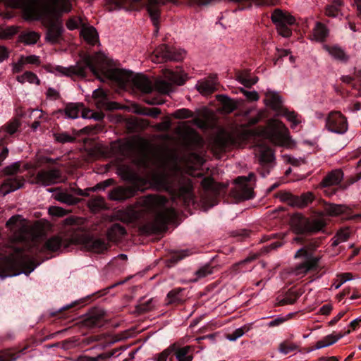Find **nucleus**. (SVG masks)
<instances>
[{"instance_id":"nucleus-1","label":"nucleus","mask_w":361,"mask_h":361,"mask_svg":"<svg viewBox=\"0 0 361 361\" xmlns=\"http://www.w3.org/2000/svg\"><path fill=\"white\" fill-rule=\"evenodd\" d=\"M24 249L15 248V255L0 259V276H16L21 272H31L35 269L34 263L28 256L23 255Z\"/></svg>"},{"instance_id":"nucleus-2","label":"nucleus","mask_w":361,"mask_h":361,"mask_svg":"<svg viewBox=\"0 0 361 361\" xmlns=\"http://www.w3.org/2000/svg\"><path fill=\"white\" fill-rule=\"evenodd\" d=\"M258 134L277 146H287L290 142L288 128L282 121L276 119L269 120L267 126L262 128Z\"/></svg>"},{"instance_id":"nucleus-3","label":"nucleus","mask_w":361,"mask_h":361,"mask_svg":"<svg viewBox=\"0 0 361 361\" xmlns=\"http://www.w3.org/2000/svg\"><path fill=\"white\" fill-rule=\"evenodd\" d=\"M84 242L85 239L78 230L68 229L64 233L48 238L42 247V250L56 252L61 247L66 249L72 245H80Z\"/></svg>"},{"instance_id":"nucleus-4","label":"nucleus","mask_w":361,"mask_h":361,"mask_svg":"<svg viewBox=\"0 0 361 361\" xmlns=\"http://www.w3.org/2000/svg\"><path fill=\"white\" fill-rule=\"evenodd\" d=\"M98 61L99 56L97 55H86L74 66L69 67L56 66L54 67V71L67 77L78 76L85 78L87 75L86 69L89 68L91 72L98 77L99 73L97 69Z\"/></svg>"},{"instance_id":"nucleus-5","label":"nucleus","mask_w":361,"mask_h":361,"mask_svg":"<svg viewBox=\"0 0 361 361\" xmlns=\"http://www.w3.org/2000/svg\"><path fill=\"white\" fill-rule=\"evenodd\" d=\"M290 226L295 234L317 233L324 228L326 222L322 219H310L301 213H295L290 216Z\"/></svg>"},{"instance_id":"nucleus-6","label":"nucleus","mask_w":361,"mask_h":361,"mask_svg":"<svg viewBox=\"0 0 361 361\" xmlns=\"http://www.w3.org/2000/svg\"><path fill=\"white\" fill-rule=\"evenodd\" d=\"M176 218L173 208H166L157 212L151 222H147L139 227L142 234H157L167 229V224Z\"/></svg>"},{"instance_id":"nucleus-7","label":"nucleus","mask_w":361,"mask_h":361,"mask_svg":"<svg viewBox=\"0 0 361 361\" xmlns=\"http://www.w3.org/2000/svg\"><path fill=\"white\" fill-rule=\"evenodd\" d=\"M125 146L130 150H137L141 157L133 160V163L140 167L147 168L149 164V155L152 152V146L142 137L133 138L126 142Z\"/></svg>"},{"instance_id":"nucleus-8","label":"nucleus","mask_w":361,"mask_h":361,"mask_svg":"<svg viewBox=\"0 0 361 361\" xmlns=\"http://www.w3.org/2000/svg\"><path fill=\"white\" fill-rule=\"evenodd\" d=\"M155 165L161 169L176 171L178 167V155L174 149L168 147L159 149L154 154Z\"/></svg>"},{"instance_id":"nucleus-9","label":"nucleus","mask_w":361,"mask_h":361,"mask_svg":"<svg viewBox=\"0 0 361 361\" xmlns=\"http://www.w3.org/2000/svg\"><path fill=\"white\" fill-rule=\"evenodd\" d=\"M166 190L171 195L173 200H182L184 205L188 206L193 202L194 188L192 180L190 178L184 180L178 189L167 186Z\"/></svg>"},{"instance_id":"nucleus-10","label":"nucleus","mask_w":361,"mask_h":361,"mask_svg":"<svg viewBox=\"0 0 361 361\" xmlns=\"http://www.w3.org/2000/svg\"><path fill=\"white\" fill-rule=\"evenodd\" d=\"M44 228L41 224L36 221L32 226L21 227L13 235V240L19 243H31L43 235Z\"/></svg>"},{"instance_id":"nucleus-11","label":"nucleus","mask_w":361,"mask_h":361,"mask_svg":"<svg viewBox=\"0 0 361 361\" xmlns=\"http://www.w3.org/2000/svg\"><path fill=\"white\" fill-rule=\"evenodd\" d=\"M326 128L331 132L343 134L348 128L347 118L341 111H331L326 118Z\"/></svg>"},{"instance_id":"nucleus-12","label":"nucleus","mask_w":361,"mask_h":361,"mask_svg":"<svg viewBox=\"0 0 361 361\" xmlns=\"http://www.w3.org/2000/svg\"><path fill=\"white\" fill-rule=\"evenodd\" d=\"M176 133L178 134L183 142V145L187 147H202L203 140L199 133L192 128L185 126L183 128L178 127L176 128Z\"/></svg>"},{"instance_id":"nucleus-13","label":"nucleus","mask_w":361,"mask_h":361,"mask_svg":"<svg viewBox=\"0 0 361 361\" xmlns=\"http://www.w3.org/2000/svg\"><path fill=\"white\" fill-rule=\"evenodd\" d=\"M361 324V318H357L352 321L349 324V327L347 331L344 333H338L336 335L329 334L325 337H324L322 340L318 341L315 344V349H320L324 347L329 346L334 343H335L340 338H343L344 336L349 334L351 331H355L358 329Z\"/></svg>"},{"instance_id":"nucleus-14","label":"nucleus","mask_w":361,"mask_h":361,"mask_svg":"<svg viewBox=\"0 0 361 361\" xmlns=\"http://www.w3.org/2000/svg\"><path fill=\"white\" fill-rule=\"evenodd\" d=\"M153 54L154 56L156 58V59H153V61L157 63H162L167 61H179L182 58L180 53L176 52L164 44L157 47Z\"/></svg>"},{"instance_id":"nucleus-15","label":"nucleus","mask_w":361,"mask_h":361,"mask_svg":"<svg viewBox=\"0 0 361 361\" xmlns=\"http://www.w3.org/2000/svg\"><path fill=\"white\" fill-rule=\"evenodd\" d=\"M47 30L45 39L51 44H56L61 39L63 33V25L60 20L49 19L45 25Z\"/></svg>"},{"instance_id":"nucleus-16","label":"nucleus","mask_w":361,"mask_h":361,"mask_svg":"<svg viewBox=\"0 0 361 361\" xmlns=\"http://www.w3.org/2000/svg\"><path fill=\"white\" fill-rule=\"evenodd\" d=\"M139 190L138 186H118L109 194V199L113 201H124L134 197Z\"/></svg>"},{"instance_id":"nucleus-17","label":"nucleus","mask_w":361,"mask_h":361,"mask_svg":"<svg viewBox=\"0 0 361 361\" xmlns=\"http://www.w3.org/2000/svg\"><path fill=\"white\" fill-rule=\"evenodd\" d=\"M237 185L230 192V195L237 202L250 200L254 196L253 188L249 183H234Z\"/></svg>"},{"instance_id":"nucleus-18","label":"nucleus","mask_w":361,"mask_h":361,"mask_svg":"<svg viewBox=\"0 0 361 361\" xmlns=\"http://www.w3.org/2000/svg\"><path fill=\"white\" fill-rule=\"evenodd\" d=\"M173 361H192L193 359L194 347L192 345L179 346L174 343L170 345Z\"/></svg>"},{"instance_id":"nucleus-19","label":"nucleus","mask_w":361,"mask_h":361,"mask_svg":"<svg viewBox=\"0 0 361 361\" xmlns=\"http://www.w3.org/2000/svg\"><path fill=\"white\" fill-rule=\"evenodd\" d=\"M61 177V171L57 169H52L48 171L41 170L36 175V182L47 186L54 184Z\"/></svg>"},{"instance_id":"nucleus-20","label":"nucleus","mask_w":361,"mask_h":361,"mask_svg":"<svg viewBox=\"0 0 361 361\" xmlns=\"http://www.w3.org/2000/svg\"><path fill=\"white\" fill-rule=\"evenodd\" d=\"M61 4L60 10L64 12H70L71 4L68 0H47L42 4V10L44 13L53 14L56 12L57 6Z\"/></svg>"},{"instance_id":"nucleus-21","label":"nucleus","mask_w":361,"mask_h":361,"mask_svg":"<svg viewBox=\"0 0 361 361\" xmlns=\"http://www.w3.org/2000/svg\"><path fill=\"white\" fill-rule=\"evenodd\" d=\"M344 173L342 169H334L329 173L323 178L319 183L318 188H324L331 186L339 185L343 179Z\"/></svg>"},{"instance_id":"nucleus-22","label":"nucleus","mask_w":361,"mask_h":361,"mask_svg":"<svg viewBox=\"0 0 361 361\" xmlns=\"http://www.w3.org/2000/svg\"><path fill=\"white\" fill-rule=\"evenodd\" d=\"M140 202L142 207L149 210H154L164 206L167 202V199L159 195H148L143 197Z\"/></svg>"},{"instance_id":"nucleus-23","label":"nucleus","mask_w":361,"mask_h":361,"mask_svg":"<svg viewBox=\"0 0 361 361\" xmlns=\"http://www.w3.org/2000/svg\"><path fill=\"white\" fill-rule=\"evenodd\" d=\"M38 3L39 0H13L11 4L13 8H23L25 16L27 18H32L37 15L35 6Z\"/></svg>"},{"instance_id":"nucleus-24","label":"nucleus","mask_w":361,"mask_h":361,"mask_svg":"<svg viewBox=\"0 0 361 361\" xmlns=\"http://www.w3.org/2000/svg\"><path fill=\"white\" fill-rule=\"evenodd\" d=\"M271 20L274 24L292 25L295 23V18L288 12H283L279 8L275 9L271 16Z\"/></svg>"},{"instance_id":"nucleus-25","label":"nucleus","mask_w":361,"mask_h":361,"mask_svg":"<svg viewBox=\"0 0 361 361\" xmlns=\"http://www.w3.org/2000/svg\"><path fill=\"white\" fill-rule=\"evenodd\" d=\"M320 258L317 257H309L306 261L298 264L294 269L296 275H305L309 271L315 270L319 267Z\"/></svg>"},{"instance_id":"nucleus-26","label":"nucleus","mask_w":361,"mask_h":361,"mask_svg":"<svg viewBox=\"0 0 361 361\" xmlns=\"http://www.w3.org/2000/svg\"><path fill=\"white\" fill-rule=\"evenodd\" d=\"M144 211L127 209L123 211H118L117 213L118 219L126 224L133 223L144 216Z\"/></svg>"},{"instance_id":"nucleus-27","label":"nucleus","mask_w":361,"mask_h":361,"mask_svg":"<svg viewBox=\"0 0 361 361\" xmlns=\"http://www.w3.org/2000/svg\"><path fill=\"white\" fill-rule=\"evenodd\" d=\"M78 231L82 235L85 239V242L82 244H85L86 247L89 251L99 254L104 252L108 249L109 245L104 240L94 239L88 240L87 237L85 235H84L80 231Z\"/></svg>"},{"instance_id":"nucleus-28","label":"nucleus","mask_w":361,"mask_h":361,"mask_svg":"<svg viewBox=\"0 0 361 361\" xmlns=\"http://www.w3.org/2000/svg\"><path fill=\"white\" fill-rule=\"evenodd\" d=\"M185 291L183 288H176L170 290L166 295V304L178 305L183 303L188 298Z\"/></svg>"},{"instance_id":"nucleus-29","label":"nucleus","mask_w":361,"mask_h":361,"mask_svg":"<svg viewBox=\"0 0 361 361\" xmlns=\"http://www.w3.org/2000/svg\"><path fill=\"white\" fill-rule=\"evenodd\" d=\"M256 149L259 153V162L262 165L271 164L275 161L274 151L266 145H257Z\"/></svg>"},{"instance_id":"nucleus-30","label":"nucleus","mask_w":361,"mask_h":361,"mask_svg":"<svg viewBox=\"0 0 361 361\" xmlns=\"http://www.w3.org/2000/svg\"><path fill=\"white\" fill-rule=\"evenodd\" d=\"M264 103L266 106L277 112H281L283 109L281 97L274 92H267L265 93Z\"/></svg>"},{"instance_id":"nucleus-31","label":"nucleus","mask_w":361,"mask_h":361,"mask_svg":"<svg viewBox=\"0 0 361 361\" xmlns=\"http://www.w3.org/2000/svg\"><path fill=\"white\" fill-rule=\"evenodd\" d=\"M235 142L233 135L225 130H220L214 137V143L219 148H224L233 145Z\"/></svg>"},{"instance_id":"nucleus-32","label":"nucleus","mask_w":361,"mask_h":361,"mask_svg":"<svg viewBox=\"0 0 361 361\" xmlns=\"http://www.w3.org/2000/svg\"><path fill=\"white\" fill-rule=\"evenodd\" d=\"M201 186L204 191L212 192L215 195H219L226 188V185L216 182L211 176L204 178L201 181Z\"/></svg>"},{"instance_id":"nucleus-33","label":"nucleus","mask_w":361,"mask_h":361,"mask_svg":"<svg viewBox=\"0 0 361 361\" xmlns=\"http://www.w3.org/2000/svg\"><path fill=\"white\" fill-rule=\"evenodd\" d=\"M132 81L133 85L143 93L148 94L153 90L152 82L144 75L137 74L135 75Z\"/></svg>"},{"instance_id":"nucleus-34","label":"nucleus","mask_w":361,"mask_h":361,"mask_svg":"<svg viewBox=\"0 0 361 361\" xmlns=\"http://www.w3.org/2000/svg\"><path fill=\"white\" fill-rule=\"evenodd\" d=\"M121 178L123 180L131 182L133 185L140 187L145 185V180L140 177L136 172L134 171L126 169H123L121 172Z\"/></svg>"},{"instance_id":"nucleus-35","label":"nucleus","mask_w":361,"mask_h":361,"mask_svg":"<svg viewBox=\"0 0 361 361\" xmlns=\"http://www.w3.org/2000/svg\"><path fill=\"white\" fill-rule=\"evenodd\" d=\"M126 234V228L119 224H113L107 231L106 236L112 242L119 241Z\"/></svg>"},{"instance_id":"nucleus-36","label":"nucleus","mask_w":361,"mask_h":361,"mask_svg":"<svg viewBox=\"0 0 361 361\" xmlns=\"http://www.w3.org/2000/svg\"><path fill=\"white\" fill-rule=\"evenodd\" d=\"M300 293L296 290H290L284 295H280L276 298V305L283 306L292 305L296 302Z\"/></svg>"},{"instance_id":"nucleus-37","label":"nucleus","mask_w":361,"mask_h":361,"mask_svg":"<svg viewBox=\"0 0 361 361\" xmlns=\"http://www.w3.org/2000/svg\"><path fill=\"white\" fill-rule=\"evenodd\" d=\"M315 200V195L312 192L302 193L300 196L295 195L293 207L303 209L307 207Z\"/></svg>"},{"instance_id":"nucleus-38","label":"nucleus","mask_w":361,"mask_h":361,"mask_svg":"<svg viewBox=\"0 0 361 361\" xmlns=\"http://www.w3.org/2000/svg\"><path fill=\"white\" fill-rule=\"evenodd\" d=\"M82 326L87 329H100L108 324L105 317H83Z\"/></svg>"},{"instance_id":"nucleus-39","label":"nucleus","mask_w":361,"mask_h":361,"mask_svg":"<svg viewBox=\"0 0 361 361\" xmlns=\"http://www.w3.org/2000/svg\"><path fill=\"white\" fill-rule=\"evenodd\" d=\"M159 4L158 0H148L146 5L147 11L155 26L158 25L160 18Z\"/></svg>"},{"instance_id":"nucleus-40","label":"nucleus","mask_w":361,"mask_h":361,"mask_svg":"<svg viewBox=\"0 0 361 361\" xmlns=\"http://www.w3.org/2000/svg\"><path fill=\"white\" fill-rule=\"evenodd\" d=\"M132 77V73L121 69H114L109 72V78L119 83L126 84Z\"/></svg>"},{"instance_id":"nucleus-41","label":"nucleus","mask_w":361,"mask_h":361,"mask_svg":"<svg viewBox=\"0 0 361 361\" xmlns=\"http://www.w3.org/2000/svg\"><path fill=\"white\" fill-rule=\"evenodd\" d=\"M325 49L328 53L335 59L341 61L342 62L348 61L349 57L345 51L339 46H329L326 45Z\"/></svg>"},{"instance_id":"nucleus-42","label":"nucleus","mask_w":361,"mask_h":361,"mask_svg":"<svg viewBox=\"0 0 361 361\" xmlns=\"http://www.w3.org/2000/svg\"><path fill=\"white\" fill-rule=\"evenodd\" d=\"M216 78L212 80H207L200 82L197 89L202 94H210L216 90Z\"/></svg>"},{"instance_id":"nucleus-43","label":"nucleus","mask_w":361,"mask_h":361,"mask_svg":"<svg viewBox=\"0 0 361 361\" xmlns=\"http://www.w3.org/2000/svg\"><path fill=\"white\" fill-rule=\"evenodd\" d=\"M25 180L23 177L8 178L2 184V188L6 189V192L15 191L24 185Z\"/></svg>"},{"instance_id":"nucleus-44","label":"nucleus","mask_w":361,"mask_h":361,"mask_svg":"<svg viewBox=\"0 0 361 361\" xmlns=\"http://www.w3.org/2000/svg\"><path fill=\"white\" fill-rule=\"evenodd\" d=\"M80 35L82 36L85 41L90 45H94L98 42L97 32L92 26L82 28Z\"/></svg>"},{"instance_id":"nucleus-45","label":"nucleus","mask_w":361,"mask_h":361,"mask_svg":"<svg viewBox=\"0 0 361 361\" xmlns=\"http://www.w3.org/2000/svg\"><path fill=\"white\" fill-rule=\"evenodd\" d=\"M82 107V103H69L66 106L63 112L66 117L74 119L78 117L79 112Z\"/></svg>"},{"instance_id":"nucleus-46","label":"nucleus","mask_w":361,"mask_h":361,"mask_svg":"<svg viewBox=\"0 0 361 361\" xmlns=\"http://www.w3.org/2000/svg\"><path fill=\"white\" fill-rule=\"evenodd\" d=\"M155 308V305L152 298L147 301L140 300L139 304L135 307V313L144 314L149 313Z\"/></svg>"},{"instance_id":"nucleus-47","label":"nucleus","mask_w":361,"mask_h":361,"mask_svg":"<svg viewBox=\"0 0 361 361\" xmlns=\"http://www.w3.org/2000/svg\"><path fill=\"white\" fill-rule=\"evenodd\" d=\"M329 35V30L326 27L321 23H317L313 30L314 38L319 42H323L326 39Z\"/></svg>"},{"instance_id":"nucleus-48","label":"nucleus","mask_w":361,"mask_h":361,"mask_svg":"<svg viewBox=\"0 0 361 361\" xmlns=\"http://www.w3.org/2000/svg\"><path fill=\"white\" fill-rule=\"evenodd\" d=\"M40 35L36 32H28L19 35L18 41L25 44H35L39 39Z\"/></svg>"},{"instance_id":"nucleus-49","label":"nucleus","mask_w":361,"mask_h":361,"mask_svg":"<svg viewBox=\"0 0 361 361\" xmlns=\"http://www.w3.org/2000/svg\"><path fill=\"white\" fill-rule=\"evenodd\" d=\"M16 79L20 83L27 82L29 83H33L37 85L40 84L39 79L37 75L32 71H25L23 74L18 75Z\"/></svg>"},{"instance_id":"nucleus-50","label":"nucleus","mask_w":361,"mask_h":361,"mask_svg":"<svg viewBox=\"0 0 361 361\" xmlns=\"http://www.w3.org/2000/svg\"><path fill=\"white\" fill-rule=\"evenodd\" d=\"M87 207L92 212H97L104 208L105 200L102 196H97L88 201Z\"/></svg>"},{"instance_id":"nucleus-51","label":"nucleus","mask_w":361,"mask_h":361,"mask_svg":"<svg viewBox=\"0 0 361 361\" xmlns=\"http://www.w3.org/2000/svg\"><path fill=\"white\" fill-rule=\"evenodd\" d=\"M345 206L342 204H328L325 207V212L329 216H338L345 212Z\"/></svg>"},{"instance_id":"nucleus-52","label":"nucleus","mask_w":361,"mask_h":361,"mask_svg":"<svg viewBox=\"0 0 361 361\" xmlns=\"http://www.w3.org/2000/svg\"><path fill=\"white\" fill-rule=\"evenodd\" d=\"M274 197L279 198L281 202L287 203L289 206L293 207L295 195L290 192L281 190L274 195Z\"/></svg>"},{"instance_id":"nucleus-53","label":"nucleus","mask_w":361,"mask_h":361,"mask_svg":"<svg viewBox=\"0 0 361 361\" xmlns=\"http://www.w3.org/2000/svg\"><path fill=\"white\" fill-rule=\"evenodd\" d=\"M281 114L285 116L287 120L291 123V128H295L301 123L300 120L298 119V114L293 111H290L285 108L282 109Z\"/></svg>"},{"instance_id":"nucleus-54","label":"nucleus","mask_w":361,"mask_h":361,"mask_svg":"<svg viewBox=\"0 0 361 361\" xmlns=\"http://www.w3.org/2000/svg\"><path fill=\"white\" fill-rule=\"evenodd\" d=\"M219 97L224 111L231 113L236 109V103L233 99L225 95H220Z\"/></svg>"},{"instance_id":"nucleus-55","label":"nucleus","mask_w":361,"mask_h":361,"mask_svg":"<svg viewBox=\"0 0 361 361\" xmlns=\"http://www.w3.org/2000/svg\"><path fill=\"white\" fill-rule=\"evenodd\" d=\"M298 346L288 340L283 341L279 345L278 350L283 355H287L298 349Z\"/></svg>"},{"instance_id":"nucleus-56","label":"nucleus","mask_w":361,"mask_h":361,"mask_svg":"<svg viewBox=\"0 0 361 361\" xmlns=\"http://www.w3.org/2000/svg\"><path fill=\"white\" fill-rule=\"evenodd\" d=\"M114 355L113 353H101L97 357H90L87 355H80L76 358L75 361H102L110 358Z\"/></svg>"},{"instance_id":"nucleus-57","label":"nucleus","mask_w":361,"mask_h":361,"mask_svg":"<svg viewBox=\"0 0 361 361\" xmlns=\"http://www.w3.org/2000/svg\"><path fill=\"white\" fill-rule=\"evenodd\" d=\"M154 89L161 94H169L172 90V85L165 80H158L154 83Z\"/></svg>"},{"instance_id":"nucleus-58","label":"nucleus","mask_w":361,"mask_h":361,"mask_svg":"<svg viewBox=\"0 0 361 361\" xmlns=\"http://www.w3.org/2000/svg\"><path fill=\"white\" fill-rule=\"evenodd\" d=\"M54 138L56 142L59 143L73 142L75 137L69 135L67 133H56L53 134Z\"/></svg>"},{"instance_id":"nucleus-59","label":"nucleus","mask_w":361,"mask_h":361,"mask_svg":"<svg viewBox=\"0 0 361 361\" xmlns=\"http://www.w3.org/2000/svg\"><path fill=\"white\" fill-rule=\"evenodd\" d=\"M193 112L185 108L178 109L172 114V116L176 119L189 118L193 117Z\"/></svg>"},{"instance_id":"nucleus-60","label":"nucleus","mask_w":361,"mask_h":361,"mask_svg":"<svg viewBox=\"0 0 361 361\" xmlns=\"http://www.w3.org/2000/svg\"><path fill=\"white\" fill-rule=\"evenodd\" d=\"M249 327L244 326L243 327L235 329L233 333L226 335V338L231 341H236L238 338L241 337L245 332L248 331Z\"/></svg>"},{"instance_id":"nucleus-61","label":"nucleus","mask_w":361,"mask_h":361,"mask_svg":"<svg viewBox=\"0 0 361 361\" xmlns=\"http://www.w3.org/2000/svg\"><path fill=\"white\" fill-rule=\"evenodd\" d=\"M20 163L19 161L15 162L9 166H6L2 172L5 176H13L17 174L20 171Z\"/></svg>"},{"instance_id":"nucleus-62","label":"nucleus","mask_w":361,"mask_h":361,"mask_svg":"<svg viewBox=\"0 0 361 361\" xmlns=\"http://www.w3.org/2000/svg\"><path fill=\"white\" fill-rule=\"evenodd\" d=\"M237 80L241 84H243L245 87L250 88L252 85H254L257 82V78H247L243 73H240L237 75Z\"/></svg>"},{"instance_id":"nucleus-63","label":"nucleus","mask_w":361,"mask_h":361,"mask_svg":"<svg viewBox=\"0 0 361 361\" xmlns=\"http://www.w3.org/2000/svg\"><path fill=\"white\" fill-rule=\"evenodd\" d=\"M212 272L213 267H211L209 264H205L196 271L195 275L197 276V279H201L212 274Z\"/></svg>"},{"instance_id":"nucleus-64","label":"nucleus","mask_w":361,"mask_h":361,"mask_svg":"<svg viewBox=\"0 0 361 361\" xmlns=\"http://www.w3.org/2000/svg\"><path fill=\"white\" fill-rule=\"evenodd\" d=\"M20 126V123L18 119H13L4 126V128L7 133L13 135L18 130Z\"/></svg>"}]
</instances>
